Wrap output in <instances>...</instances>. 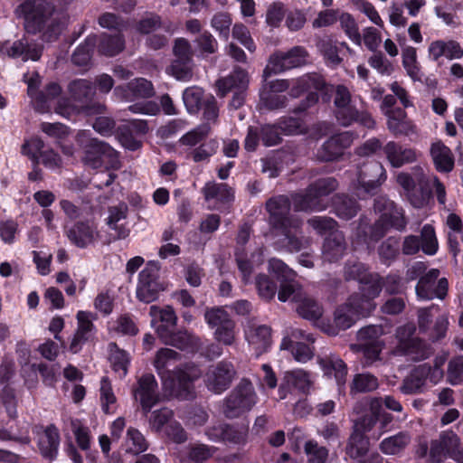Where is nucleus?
I'll return each mask as SVG.
<instances>
[{"instance_id":"obj_16","label":"nucleus","mask_w":463,"mask_h":463,"mask_svg":"<svg viewBox=\"0 0 463 463\" xmlns=\"http://www.w3.org/2000/svg\"><path fill=\"white\" fill-rule=\"evenodd\" d=\"M235 375L233 364L228 361H221L208 369L205 383L209 390L221 393L230 387Z\"/></svg>"},{"instance_id":"obj_12","label":"nucleus","mask_w":463,"mask_h":463,"mask_svg":"<svg viewBox=\"0 0 463 463\" xmlns=\"http://www.w3.org/2000/svg\"><path fill=\"white\" fill-rule=\"evenodd\" d=\"M307 55V50L302 46H295L288 52H276L270 55L264 75L267 76L268 73L278 74L302 66L306 63Z\"/></svg>"},{"instance_id":"obj_53","label":"nucleus","mask_w":463,"mask_h":463,"mask_svg":"<svg viewBox=\"0 0 463 463\" xmlns=\"http://www.w3.org/2000/svg\"><path fill=\"white\" fill-rule=\"evenodd\" d=\"M402 64L407 71V74L413 80H421L420 70L417 62V53L415 48L407 47L402 51Z\"/></svg>"},{"instance_id":"obj_57","label":"nucleus","mask_w":463,"mask_h":463,"mask_svg":"<svg viewBox=\"0 0 463 463\" xmlns=\"http://www.w3.org/2000/svg\"><path fill=\"white\" fill-rule=\"evenodd\" d=\"M150 316L153 317L152 325L155 326L158 321L163 324L176 326L177 316L171 306H166L164 308H160L157 306H151Z\"/></svg>"},{"instance_id":"obj_60","label":"nucleus","mask_w":463,"mask_h":463,"mask_svg":"<svg viewBox=\"0 0 463 463\" xmlns=\"http://www.w3.org/2000/svg\"><path fill=\"white\" fill-rule=\"evenodd\" d=\"M166 72L178 80H188L192 78V61L173 60L166 68Z\"/></svg>"},{"instance_id":"obj_35","label":"nucleus","mask_w":463,"mask_h":463,"mask_svg":"<svg viewBox=\"0 0 463 463\" xmlns=\"http://www.w3.org/2000/svg\"><path fill=\"white\" fill-rule=\"evenodd\" d=\"M205 201L215 199L222 203H229L234 199V192L227 184L208 182L202 189Z\"/></svg>"},{"instance_id":"obj_22","label":"nucleus","mask_w":463,"mask_h":463,"mask_svg":"<svg viewBox=\"0 0 463 463\" xmlns=\"http://www.w3.org/2000/svg\"><path fill=\"white\" fill-rule=\"evenodd\" d=\"M0 52L13 59L22 58L24 61L28 60L38 61L42 55L43 47L37 44L30 45L28 42L23 38L14 41L12 45L4 43L0 47Z\"/></svg>"},{"instance_id":"obj_41","label":"nucleus","mask_w":463,"mask_h":463,"mask_svg":"<svg viewBox=\"0 0 463 463\" xmlns=\"http://www.w3.org/2000/svg\"><path fill=\"white\" fill-rule=\"evenodd\" d=\"M125 40L122 34L109 35L102 33L99 45V51L104 55L114 56L123 51Z\"/></svg>"},{"instance_id":"obj_58","label":"nucleus","mask_w":463,"mask_h":463,"mask_svg":"<svg viewBox=\"0 0 463 463\" xmlns=\"http://www.w3.org/2000/svg\"><path fill=\"white\" fill-rule=\"evenodd\" d=\"M447 382L451 385L463 383V355L455 356L449 361Z\"/></svg>"},{"instance_id":"obj_17","label":"nucleus","mask_w":463,"mask_h":463,"mask_svg":"<svg viewBox=\"0 0 463 463\" xmlns=\"http://www.w3.org/2000/svg\"><path fill=\"white\" fill-rule=\"evenodd\" d=\"M275 230L277 236H279L275 241L278 250L297 252L306 248L310 242L308 238L302 236L301 226L285 225V227H279Z\"/></svg>"},{"instance_id":"obj_1","label":"nucleus","mask_w":463,"mask_h":463,"mask_svg":"<svg viewBox=\"0 0 463 463\" xmlns=\"http://www.w3.org/2000/svg\"><path fill=\"white\" fill-rule=\"evenodd\" d=\"M17 18L24 20V29L30 34H40L43 42L56 41L63 25L56 15V6L51 0H25L14 10Z\"/></svg>"},{"instance_id":"obj_9","label":"nucleus","mask_w":463,"mask_h":463,"mask_svg":"<svg viewBox=\"0 0 463 463\" xmlns=\"http://www.w3.org/2000/svg\"><path fill=\"white\" fill-rule=\"evenodd\" d=\"M159 270V262L151 260L139 273L137 297L140 301L151 303L158 298L160 292L165 290L164 282L160 280Z\"/></svg>"},{"instance_id":"obj_37","label":"nucleus","mask_w":463,"mask_h":463,"mask_svg":"<svg viewBox=\"0 0 463 463\" xmlns=\"http://www.w3.org/2000/svg\"><path fill=\"white\" fill-rule=\"evenodd\" d=\"M369 447V439L353 430L345 447V453L351 458L357 460L368 453Z\"/></svg>"},{"instance_id":"obj_11","label":"nucleus","mask_w":463,"mask_h":463,"mask_svg":"<svg viewBox=\"0 0 463 463\" xmlns=\"http://www.w3.org/2000/svg\"><path fill=\"white\" fill-rule=\"evenodd\" d=\"M201 375L195 365L186 364L171 374V395L179 400H190L194 397V382Z\"/></svg>"},{"instance_id":"obj_50","label":"nucleus","mask_w":463,"mask_h":463,"mask_svg":"<svg viewBox=\"0 0 463 463\" xmlns=\"http://www.w3.org/2000/svg\"><path fill=\"white\" fill-rule=\"evenodd\" d=\"M163 27L165 24L161 16L155 13L146 14L135 25L136 31L141 34H148Z\"/></svg>"},{"instance_id":"obj_55","label":"nucleus","mask_w":463,"mask_h":463,"mask_svg":"<svg viewBox=\"0 0 463 463\" xmlns=\"http://www.w3.org/2000/svg\"><path fill=\"white\" fill-rule=\"evenodd\" d=\"M174 412L172 410L164 407L153 411L148 418L149 427L155 432H160L163 427L172 421Z\"/></svg>"},{"instance_id":"obj_39","label":"nucleus","mask_w":463,"mask_h":463,"mask_svg":"<svg viewBox=\"0 0 463 463\" xmlns=\"http://www.w3.org/2000/svg\"><path fill=\"white\" fill-rule=\"evenodd\" d=\"M97 35H89L83 43L77 47L71 55V61L77 66H87L90 62L94 48L97 44Z\"/></svg>"},{"instance_id":"obj_56","label":"nucleus","mask_w":463,"mask_h":463,"mask_svg":"<svg viewBox=\"0 0 463 463\" xmlns=\"http://www.w3.org/2000/svg\"><path fill=\"white\" fill-rule=\"evenodd\" d=\"M260 105L268 110H275L285 108L288 103V99L285 95L276 94L272 91H268L264 88L260 93Z\"/></svg>"},{"instance_id":"obj_26","label":"nucleus","mask_w":463,"mask_h":463,"mask_svg":"<svg viewBox=\"0 0 463 463\" xmlns=\"http://www.w3.org/2000/svg\"><path fill=\"white\" fill-rule=\"evenodd\" d=\"M383 152L389 163L393 167H401L405 164L414 162L417 158L414 149L404 147L394 141L388 142L383 146Z\"/></svg>"},{"instance_id":"obj_14","label":"nucleus","mask_w":463,"mask_h":463,"mask_svg":"<svg viewBox=\"0 0 463 463\" xmlns=\"http://www.w3.org/2000/svg\"><path fill=\"white\" fill-rule=\"evenodd\" d=\"M133 394L135 400L140 403L143 414L146 416L160 401L158 384L155 376L152 373H146L139 377L137 385L133 388Z\"/></svg>"},{"instance_id":"obj_28","label":"nucleus","mask_w":463,"mask_h":463,"mask_svg":"<svg viewBox=\"0 0 463 463\" xmlns=\"http://www.w3.org/2000/svg\"><path fill=\"white\" fill-rule=\"evenodd\" d=\"M346 242L343 232L334 231L326 238L323 244V258L325 260L334 262L345 254Z\"/></svg>"},{"instance_id":"obj_34","label":"nucleus","mask_w":463,"mask_h":463,"mask_svg":"<svg viewBox=\"0 0 463 463\" xmlns=\"http://www.w3.org/2000/svg\"><path fill=\"white\" fill-rule=\"evenodd\" d=\"M318 363L322 367L325 374L330 375L334 373L338 385L345 383L347 374V367L345 362L335 354H330L318 359Z\"/></svg>"},{"instance_id":"obj_31","label":"nucleus","mask_w":463,"mask_h":463,"mask_svg":"<svg viewBox=\"0 0 463 463\" xmlns=\"http://www.w3.org/2000/svg\"><path fill=\"white\" fill-rule=\"evenodd\" d=\"M38 446L41 454L47 458L56 457L59 447V432L53 425L48 426L39 436Z\"/></svg>"},{"instance_id":"obj_64","label":"nucleus","mask_w":463,"mask_h":463,"mask_svg":"<svg viewBox=\"0 0 463 463\" xmlns=\"http://www.w3.org/2000/svg\"><path fill=\"white\" fill-rule=\"evenodd\" d=\"M203 99V90L197 87L187 88L183 94L184 103L189 113L198 112Z\"/></svg>"},{"instance_id":"obj_29","label":"nucleus","mask_w":463,"mask_h":463,"mask_svg":"<svg viewBox=\"0 0 463 463\" xmlns=\"http://www.w3.org/2000/svg\"><path fill=\"white\" fill-rule=\"evenodd\" d=\"M393 354L409 356L413 361H421L429 358L433 354V350L430 345L417 337L406 345H396Z\"/></svg>"},{"instance_id":"obj_46","label":"nucleus","mask_w":463,"mask_h":463,"mask_svg":"<svg viewBox=\"0 0 463 463\" xmlns=\"http://www.w3.org/2000/svg\"><path fill=\"white\" fill-rule=\"evenodd\" d=\"M383 287V278L377 273H371L360 283L359 292L373 301L380 295Z\"/></svg>"},{"instance_id":"obj_59","label":"nucleus","mask_w":463,"mask_h":463,"mask_svg":"<svg viewBox=\"0 0 463 463\" xmlns=\"http://www.w3.org/2000/svg\"><path fill=\"white\" fill-rule=\"evenodd\" d=\"M232 24V16L227 12H218L211 19V26L225 41L229 39L230 28Z\"/></svg>"},{"instance_id":"obj_30","label":"nucleus","mask_w":463,"mask_h":463,"mask_svg":"<svg viewBox=\"0 0 463 463\" xmlns=\"http://www.w3.org/2000/svg\"><path fill=\"white\" fill-rule=\"evenodd\" d=\"M94 228L84 222H76L67 232L69 240L80 248H85L95 241Z\"/></svg>"},{"instance_id":"obj_44","label":"nucleus","mask_w":463,"mask_h":463,"mask_svg":"<svg viewBox=\"0 0 463 463\" xmlns=\"http://www.w3.org/2000/svg\"><path fill=\"white\" fill-rule=\"evenodd\" d=\"M379 387L376 376L369 373H357L351 384V393L371 392Z\"/></svg>"},{"instance_id":"obj_54","label":"nucleus","mask_w":463,"mask_h":463,"mask_svg":"<svg viewBox=\"0 0 463 463\" xmlns=\"http://www.w3.org/2000/svg\"><path fill=\"white\" fill-rule=\"evenodd\" d=\"M383 348V344L381 341L359 344L358 350L362 351L364 354V366H371L374 362L380 360Z\"/></svg>"},{"instance_id":"obj_47","label":"nucleus","mask_w":463,"mask_h":463,"mask_svg":"<svg viewBox=\"0 0 463 463\" xmlns=\"http://www.w3.org/2000/svg\"><path fill=\"white\" fill-rule=\"evenodd\" d=\"M381 261L385 265H390L399 254V239L389 237L383 241L377 250Z\"/></svg>"},{"instance_id":"obj_23","label":"nucleus","mask_w":463,"mask_h":463,"mask_svg":"<svg viewBox=\"0 0 463 463\" xmlns=\"http://www.w3.org/2000/svg\"><path fill=\"white\" fill-rule=\"evenodd\" d=\"M248 85V73L243 69L236 67L230 75L216 81L217 94L221 98H224L232 90H247Z\"/></svg>"},{"instance_id":"obj_25","label":"nucleus","mask_w":463,"mask_h":463,"mask_svg":"<svg viewBox=\"0 0 463 463\" xmlns=\"http://www.w3.org/2000/svg\"><path fill=\"white\" fill-rule=\"evenodd\" d=\"M411 435L407 430L384 438L379 444L380 451L387 456H401L411 445Z\"/></svg>"},{"instance_id":"obj_15","label":"nucleus","mask_w":463,"mask_h":463,"mask_svg":"<svg viewBox=\"0 0 463 463\" xmlns=\"http://www.w3.org/2000/svg\"><path fill=\"white\" fill-rule=\"evenodd\" d=\"M439 276L438 269L429 270L424 276L419 279L416 285V294L421 299L430 300L435 298L444 299L448 293L449 283L447 279L441 278L436 280Z\"/></svg>"},{"instance_id":"obj_38","label":"nucleus","mask_w":463,"mask_h":463,"mask_svg":"<svg viewBox=\"0 0 463 463\" xmlns=\"http://www.w3.org/2000/svg\"><path fill=\"white\" fill-rule=\"evenodd\" d=\"M333 203L335 214L344 220L352 219L360 210L357 202L345 194L335 195Z\"/></svg>"},{"instance_id":"obj_61","label":"nucleus","mask_w":463,"mask_h":463,"mask_svg":"<svg viewBox=\"0 0 463 463\" xmlns=\"http://www.w3.org/2000/svg\"><path fill=\"white\" fill-rule=\"evenodd\" d=\"M343 155L335 140L331 137L317 151V158L321 162H331L338 159Z\"/></svg>"},{"instance_id":"obj_7","label":"nucleus","mask_w":463,"mask_h":463,"mask_svg":"<svg viewBox=\"0 0 463 463\" xmlns=\"http://www.w3.org/2000/svg\"><path fill=\"white\" fill-rule=\"evenodd\" d=\"M291 299L297 303L298 314L307 320H318L323 315L322 306L309 294H307L300 284H290L284 286L279 291V300L286 302Z\"/></svg>"},{"instance_id":"obj_6","label":"nucleus","mask_w":463,"mask_h":463,"mask_svg":"<svg viewBox=\"0 0 463 463\" xmlns=\"http://www.w3.org/2000/svg\"><path fill=\"white\" fill-rule=\"evenodd\" d=\"M338 186V182L334 177H325L312 183L305 194L292 195L294 207L297 211H321L324 205L319 198L326 196Z\"/></svg>"},{"instance_id":"obj_13","label":"nucleus","mask_w":463,"mask_h":463,"mask_svg":"<svg viewBox=\"0 0 463 463\" xmlns=\"http://www.w3.org/2000/svg\"><path fill=\"white\" fill-rule=\"evenodd\" d=\"M266 209L269 213V223L273 229L291 225L298 227L302 225L300 219L291 216L290 201L286 195H278L269 199L266 203Z\"/></svg>"},{"instance_id":"obj_40","label":"nucleus","mask_w":463,"mask_h":463,"mask_svg":"<svg viewBox=\"0 0 463 463\" xmlns=\"http://www.w3.org/2000/svg\"><path fill=\"white\" fill-rule=\"evenodd\" d=\"M345 304L349 306L357 318L370 315L375 308L374 302L360 292L352 295Z\"/></svg>"},{"instance_id":"obj_49","label":"nucleus","mask_w":463,"mask_h":463,"mask_svg":"<svg viewBox=\"0 0 463 463\" xmlns=\"http://www.w3.org/2000/svg\"><path fill=\"white\" fill-rule=\"evenodd\" d=\"M126 451L134 455H138L147 449V442L142 433L130 428L127 432Z\"/></svg>"},{"instance_id":"obj_27","label":"nucleus","mask_w":463,"mask_h":463,"mask_svg":"<svg viewBox=\"0 0 463 463\" xmlns=\"http://www.w3.org/2000/svg\"><path fill=\"white\" fill-rule=\"evenodd\" d=\"M128 213V206L125 203H120L118 205L109 206L108 208L106 223L111 230L117 232V240L125 239L129 235V229L124 224H118L120 221L127 219Z\"/></svg>"},{"instance_id":"obj_20","label":"nucleus","mask_w":463,"mask_h":463,"mask_svg":"<svg viewBox=\"0 0 463 463\" xmlns=\"http://www.w3.org/2000/svg\"><path fill=\"white\" fill-rule=\"evenodd\" d=\"M387 118V128L395 137H408L416 132V127L408 118L407 113L401 108L384 111Z\"/></svg>"},{"instance_id":"obj_8","label":"nucleus","mask_w":463,"mask_h":463,"mask_svg":"<svg viewBox=\"0 0 463 463\" xmlns=\"http://www.w3.org/2000/svg\"><path fill=\"white\" fill-rule=\"evenodd\" d=\"M386 179L385 169L377 161H367L357 166L356 192L359 196L373 195Z\"/></svg>"},{"instance_id":"obj_43","label":"nucleus","mask_w":463,"mask_h":463,"mask_svg":"<svg viewBox=\"0 0 463 463\" xmlns=\"http://www.w3.org/2000/svg\"><path fill=\"white\" fill-rule=\"evenodd\" d=\"M284 380L288 385H292L304 393L308 392L313 384L310 373L302 369L287 372Z\"/></svg>"},{"instance_id":"obj_19","label":"nucleus","mask_w":463,"mask_h":463,"mask_svg":"<svg viewBox=\"0 0 463 463\" xmlns=\"http://www.w3.org/2000/svg\"><path fill=\"white\" fill-rule=\"evenodd\" d=\"M335 117L337 123L344 128L357 123L368 129H373L376 125L371 113L367 110H359L351 105H347L340 109H335Z\"/></svg>"},{"instance_id":"obj_62","label":"nucleus","mask_w":463,"mask_h":463,"mask_svg":"<svg viewBox=\"0 0 463 463\" xmlns=\"http://www.w3.org/2000/svg\"><path fill=\"white\" fill-rule=\"evenodd\" d=\"M370 274L364 264L358 261H348L344 268L345 280H356L359 284L366 279Z\"/></svg>"},{"instance_id":"obj_33","label":"nucleus","mask_w":463,"mask_h":463,"mask_svg":"<svg viewBox=\"0 0 463 463\" xmlns=\"http://www.w3.org/2000/svg\"><path fill=\"white\" fill-rule=\"evenodd\" d=\"M77 320L78 329L70 345V350L72 353H77L80 349L81 345L88 340L89 334L93 328V324L90 320V313L79 311Z\"/></svg>"},{"instance_id":"obj_21","label":"nucleus","mask_w":463,"mask_h":463,"mask_svg":"<svg viewBox=\"0 0 463 463\" xmlns=\"http://www.w3.org/2000/svg\"><path fill=\"white\" fill-rule=\"evenodd\" d=\"M358 318L349 306L343 304L334 312L333 322H321L320 327L328 335H336L340 331L350 328Z\"/></svg>"},{"instance_id":"obj_36","label":"nucleus","mask_w":463,"mask_h":463,"mask_svg":"<svg viewBox=\"0 0 463 463\" xmlns=\"http://www.w3.org/2000/svg\"><path fill=\"white\" fill-rule=\"evenodd\" d=\"M268 269L270 273L274 274L278 280L280 282V288L279 291H281L284 286L290 284H299L295 280L296 272L279 259H270L269 260Z\"/></svg>"},{"instance_id":"obj_2","label":"nucleus","mask_w":463,"mask_h":463,"mask_svg":"<svg viewBox=\"0 0 463 463\" xmlns=\"http://www.w3.org/2000/svg\"><path fill=\"white\" fill-rule=\"evenodd\" d=\"M312 89L321 91L324 101H329L334 95L335 109H340L351 103L352 95L345 86L328 85L324 77L316 72L307 73L297 79L290 90V95L297 98L304 91H309Z\"/></svg>"},{"instance_id":"obj_32","label":"nucleus","mask_w":463,"mask_h":463,"mask_svg":"<svg viewBox=\"0 0 463 463\" xmlns=\"http://www.w3.org/2000/svg\"><path fill=\"white\" fill-rule=\"evenodd\" d=\"M430 155L438 171L449 173L454 167V157L451 150L442 142L433 143Z\"/></svg>"},{"instance_id":"obj_51","label":"nucleus","mask_w":463,"mask_h":463,"mask_svg":"<svg viewBox=\"0 0 463 463\" xmlns=\"http://www.w3.org/2000/svg\"><path fill=\"white\" fill-rule=\"evenodd\" d=\"M165 345L185 350L197 346L199 345V339L186 330H179L177 332L174 331Z\"/></svg>"},{"instance_id":"obj_24","label":"nucleus","mask_w":463,"mask_h":463,"mask_svg":"<svg viewBox=\"0 0 463 463\" xmlns=\"http://www.w3.org/2000/svg\"><path fill=\"white\" fill-rule=\"evenodd\" d=\"M245 336L250 345L263 352L270 345L271 329L268 326L259 325L254 320H250L246 325Z\"/></svg>"},{"instance_id":"obj_48","label":"nucleus","mask_w":463,"mask_h":463,"mask_svg":"<svg viewBox=\"0 0 463 463\" xmlns=\"http://www.w3.org/2000/svg\"><path fill=\"white\" fill-rule=\"evenodd\" d=\"M255 285L259 296L266 301L273 299L276 293H279L277 283L267 274L257 275Z\"/></svg>"},{"instance_id":"obj_42","label":"nucleus","mask_w":463,"mask_h":463,"mask_svg":"<svg viewBox=\"0 0 463 463\" xmlns=\"http://www.w3.org/2000/svg\"><path fill=\"white\" fill-rule=\"evenodd\" d=\"M61 93V86L56 82H50L46 85L43 91H40L35 96V109L41 113L47 112L50 109L49 102L57 98Z\"/></svg>"},{"instance_id":"obj_3","label":"nucleus","mask_w":463,"mask_h":463,"mask_svg":"<svg viewBox=\"0 0 463 463\" xmlns=\"http://www.w3.org/2000/svg\"><path fill=\"white\" fill-rule=\"evenodd\" d=\"M79 146L82 148L84 156L82 161L92 168H98L103 162L110 167L118 169L120 166L118 152L109 144L91 137L86 131L79 132L76 136Z\"/></svg>"},{"instance_id":"obj_10","label":"nucleus","mask_w":463,"mask_h":463,"mask_svg":"<svg viewBox=\"0 0 463 463\" xmlns=\"http://www.w3.org/2000/svg\"><path fill=\"white\" fill-rule=\"evenodd\" d=\"M68 91L71 99L80 103L88 115L105 112L106 106L104 104L93 101L96 90L91 81L86 79L74 80L69 83Z\"/></svg>"},{"instance_id":"obj_18","label":"nucleus","mask_w":463,"mask_h":463,"mask_svg":"<svg viewBox=\"0 0 463 463\" xmlns=\"http://www.w3.org/2000/svg\"><path fill=\"white\" fill-rule=\"evenodd\" d=\"M430 373V369L427 364L416 366L402 379L399 391L404 395H417L425 392L428 388Z\"/></svg>"},{"instance_id":"obj_4","label":"nucleus","mask_w":463,"mask_h":463,"mask_svg":"<svg viewBox=\"0 0 463 463\" xmlns=\"http://www.w3.org/2000/svg\"><path fill=\"white\" fill-rule=\"evenodd\" d=\"M397 183L405 190L407 198L414 208L427 206L432 197L430 180L422 167L417 165L411 173L402 172L397 177Z\"/></svg>"},{"instance_id":"obj_63","label":"nucleus","mask_w":463,"mask_h":463,"mask_svg":"<svg viewBox=\"0 0 463 463\" xmlns=\"http://www.w3.org/2000/svg\"><path fill=\"white\" fill-rule=\"evenodd\" d=\"M304 450L308 457V463H326L328 458V449L315 440L307 441Z\"/></svg>"},{"instance_id":"obj_5","label":"nucleus","mask_w":463,"mask_h":463,"mask_svg":"<svg viewBox=\"0 0 463 463\" xmlns=\"http://www.w3.org/2000/svg\"><path fill=\"white\" fill-rule=\"evenodd\" d=\"M258 395L248 379H241L224 399L222 413L228 419H236L250 411L257 403Z\"/></svg>"},{"instance_id":"obj_45","label":"nucleus","mask_w":463,"mask_h":463,"mask_svg":"<svg viewBox=\"0 0 463 463\" xmlns=\"http://www.w3.org/2000/svg\"><path fill=\"white\" fill-rule=\"evenodd\" d=\"M282 349H290L293 357L300 363H306L313 358V348L301 342H292L289 339H284L281 344Z\"/></svg>"},{"instance_id":"obj_52","label":"nucleus","mask_w":463,"mask_h":463,"mask_svg":"<svg viewBox=\"0 0 463 463\" xmlns=\"http://www.w3.org/2000/svg\"><path fill=\"white\" fill-rule=\"evenodd\" d=\"M110 346V362L112 368L115 372L120 373V376L123 377L128 373V366L129 364L128 354L126 351L119 349L114 343L109 345Z\"/></svg>"}]
</instances>
